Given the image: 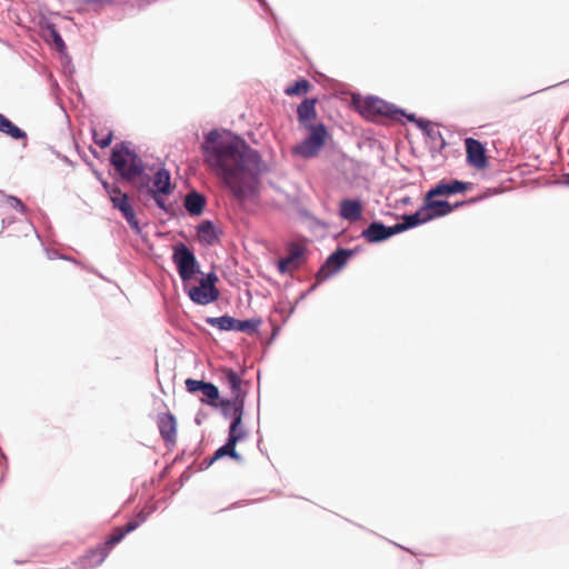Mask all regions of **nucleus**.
<instances>
[{"label":"nucleus","instance_id":"obj_1","mask_svg":"<svg viewBox=\"0 0 569 569\" xmlns=\"http://www.w3.org/2000/svg\"><path fill=\"white\" fill-rule=\"evenodd\" d=\"M204 162L223 180L233 197L240 201L259 192V177L267 171L258 150L239 134L222 139L217 129L210 130L201 143Z\"/></svg>","mask_w":569,"mask_h":569},{"label":"nucleus","instance_id":"obj_2","mask_svg":"<svg viewBox=\"0 0 569 569\" xmlns=\"http://www.w3.org/2000/svg\"><path fill=\"white\" fill-rule=\"evenodd\" d=\"M142 522V509L138 510L136 518L129 520L124 526L117 527L113 532L96 548L86 552L80 559L81 569H93L100 566L110 551L131 531L136 530Z\"/></svg>","mask_w":569,"mask_h":569},{"label":"nucleus","instance_id":"obj_3","mask_svg":"<svg viewBox=\"0 0 569 569\" xmlns=\"http://www.w3.org/2000/svg\"><path fill=\"white\" fill-rule=\"evenodd\" d=\"M131 144L130 141L117 142L110 154L116 177L127 182L142 177V159L130 148Z\"/></svg>","mask_w":569,"mask_h":569},{"label":"nucleus","instance_id":"obj_4","mask_svg":"<svg viewBox=\"0 0 569 569\" xmlns=\"http://www.w3.org/2000/svg\"><path fill=\"white\" fill-rule=\"evenodd\" d=\"M173 189L170 171L166 168H159L151 179L144 173V193L154 200L159 209L171 216L174 214L173 204L168 203L166 197L170 196Z\"/></svg>","mask_w":569,"mask_h":569},{"label":"nucleus","instance_id":"obj_5","mask_svg":"<svg viewBox=\"0 0 569 569\" xmlns=\"http://www.w3.org/2000/svg\"><path fill=\"white\" fill-rule=\"evenodd\" d=\"M357 109L363 117L372 120L376 118H387L391 121L402 122L400 114H406V110L376 96L363 98L357 103Z\"/></svg>","mask_w":569,"mask_h":569},{"label":"nucleus","instance_id":"obj_6","mask_svg":"<svg viewBox=\"0 0 569 569\" xmlns=\"http://www.w3.org/2000/svg\"><path fill=\"white\" fill-rule=\"evenodd\" d=\"M172 261L183 284L202 273L194 252L183 242L173 247Z\"/></svg>","mask_w":569,"mask_h":569},{"label":"nucleus","instance_id":"obj_7","mask_svg":"<svg viewBox=\"0 0 569 569\" xmlns=\"http://www.w3.org/2000/svg\"><path fill=\"white\" fill-rule=\"evenodd\" d=\"M303 128L308 130V134L295 147L293 152L305 159H309L319 153L329 137V132L322 122Z\"/></svg>","mask_w":569,"mask_h":569},{"label":"nucleus","instance_id":"obj_8","mask_svg":"<svg viewBox=\"0 0 569 569\" xmlns=\"http://www.w3.org/2000/svg\"><path fill=\"white\" fill-rule=\"evenodd\" d=\"M351 257L352 252L346 251L345 248L341 247L330 253L315 276L318 280V283L326 281L339 272L347 264Z\"/></svg>","mask_w":569,"mask_h":569},{"label":"nucleus","instance_id":"obj_9","mask_svg":"<svg viewBox=\"0 0 569 569\" xmlns=\"http://www.w3.org/2000/svg\"><path fill=\"white\" fill-rule=\"evenodd\" d=\"M111 202L113 208L121 212L131 229L137 234H142V227L136 216L132 204L130 203L128 194L124 192H118V194L111 196Z\"/></svg>","mask_w":569,"mask_h":569},{"label":"nucleus","instance_id":"obj_10","mask_svg":"<svg viewBox=\"0 0 569 569\" xmlns=\"http://www.w3.org/2000/svg\"><path fill=\"white\" fill-rule=\"evenodd\" d=\"M186 389L190 393L201 392L204 397H207V400L201 399L202 402L217 408L218 407V400L220 398V392L218 387L210 382L204 380H196L188 378L184 381Z\"/></svg>","mask_w":569,"mask_h":569},{"label":"nucleus","instance_id":"obj_11","mask_svg":"<svg viewBox=\"0 0 569 569\" xmlns=\"http://www.w3.org/2000/svg\"><path fill=\"white\" fill-rule=\"evenodd\" d=\"M395 226H386L379 220H373L361 231L362 237L368 243H380L396 236Z\"/></svg>","mask_w":569,"mask_h":569},{"label":"nucleus","instance_id":"obj_12","mask_svg":"<svg viewBox=\"0 0 569 569\" xmlns=\"http://www.w3.org/2000/svg\"><path fill=\"white\" fill-rule=\"evenodd\" d=\"M437 196H429L426 192L421 211H425L429 221L451 213V203L447 200L436 199Z\"/></svg>","mask_w":569,"mask_h":569},{"label":"nucleus","instance_id":"obj_13","mask_svg":"<svg viewBox=\"0 0 569 569\" xmlns=\"http://www.w3.org/2000/svg\"><path fill=\"white\" fill-rule=\"evenodd\" d=\"M471 183L458 179H441L429 189V196H453L469 190Z\"/></svg>","mask_w":569,"mask_h":569},{"label":"nucleus","instance_id":"obj_14","mask_svg":"<svg viewBox=\"0 0 569 569\" xmlns=\"http://www.w3.org/2000/svg\"><path fill=\"white\" fill-rule=\"evenodd\" d=\"M467 162L477 169H483L488 164L485 146L477 139L467 138Z\"/></svg>","mask_w":569,"mask_h":569},{"label":"nucleus","instance_id":"obj_15","mask_svg":"<svg viewBox=\"0 0 569 569\" xmlns=\"http://www.w3.org/2000/svg\"><path fill=\"white\" fill-rule=\"evenodd\" d=\"M157 426L161 438L167 446L173 445L177 438V420L171 412L157 416Z\"/></svg>","mask_w":569,"mask_h":569},{"label":"nucleus","instance_id":"obj_16","mask_svg":"<svg viewBox=\"0 0 569 569\" xmlns=\"http://www.w3.org/2000/svg\"><path fill=\"white\" fill-rule=\"evenodd\" d=\"M363 204L358 198H343L339 203V216L350 222L359 221L362 218Z\"/></svg>","mask_w":569,"mask_h":569},{"label":"nucleus","instance_id":"obj_17","mask_svg":"<svg viewBox=\"0 0 569 569\" xmlns=\"http://www.w3.org/2000/svg\"><path fill=\"white\" fill-rule=\"evenodd\" d=\"M184 291L188 293L190 300L199 306H207L217 301L220 297L218 289H200L188 288V283L183 284Z\"/></svg>","mask_w":569,"mask_h":569},{"label":"nucleus","instance_id":"obj_18","mask_svg":"<svg viewBox=\"0 0 569 569\" xmlns=\"http://www.w3.org/2000/svg\"><path fill=\"white\" fill-rule=\"evenodd\" d=\"M317 98H305L297 107L298 121L301 127L313 124L312 121L317 118Z\"/></svg>","mask_w":569,"mask_h":569},{"label":"nucleus","instance_id":"obj_19","mask_svg":"<svg viewBox=\"0 0 569 569\" xmlns=\"http://www.w3.org/2000/svg\"><path fill=\"white\" fill-rule=\"evenodd\" d=\"M401 219V222L393 224L397 234L429 222L425 211H421V207L416 212L402 214Z\"/></svg>","mask_w":569,"mask_h":569},{"label":"nucleus","instance_id":"obj_20","mask_svg":"<svg viewBox=\"0 0 569 569\" xmlns=\"http://www.w3.org/2000/svg\"><path fill=\"white\" fill-rule=\"evenodd\" d=\"M207 199L204 194L197 190L188 192L183 199V207L190 216L198 217L202 214Z\"/></svg>","mask_w":569,"mask_h":569},{"label":"nucleus","instance_id":"obj_21","mask_svg":"<svg viewBox=\"0 0 569 569\" xmlns=\"http://www.w3.org/2000/svg\"><path fill=\"white\" fill-rule=\"evenodd\" d=\"M0 132L17 141H23L27 144V132L13 123L7 116L0 113Z\"/></svg>","mask_w":569,"mask_h":569},{"label":"nucleus","instance_id":"obj_22","mask_svg":"<svg viewBox=\"0 0 569 569\" xmlns=\"http://www.w3.org/2000/svg\"><path fill=\"white\" fill-rule=\"evenodd\" d=\"M218 407L221 408V413L224 418L237 417L238 411L241 410V417L244 410V400L242 396L233 397L232 399H220L218 400Z\"/></svg>","mask_w":569,"mask_h":569},{"label":"nucleus","instance_id":"obj_23","mask_svg":"<svg viewBox=\"0 0 569 569\" xmlns=\"http://www.w3.org/2000/svg\"><path fill=\"white\" fill-rule=\"evenodd\" d=\"M197 234L202 242L209 246H212L219 238L216 226L208 219L198 224Z\"/></svg>","mask_w":569,"mask_h":569},{"label":"nucleus","instance_id":"obj_24","mask_svg":"<svg viewBox=\"0 0 569 569\" xmlns=\"http://www.w3.org/2000/svg\"><path fill=\"white\" fill-rule=\"evenodd\" d=\"M236 445L231 442V440H226V442L219 447L211 457V462H216L224 457H229L238 462H242V456L236 450Z\"/></svg>","mask_w":569,"mask_h":569},{"label":"nucleus","instance_id":"obj_25","mask_svg":"<svg viewBox=\"0 0 569 569\" xmlns=\"http://www.w3.org/2000/svg\"><path fill=\"white\" fill-rule=\"evenodd\" d=\"M237 411H238L237 417H233V419L230 422L229 430H228V438H227L228 440H231V442L236 446L238 442L242 441L247 436L246 430L241 427V425H242L241 410L239 409Z\"/></svg>","mask_w":569,"mask_h":569},{"label":"nucleus","instance_id":"obj_26","mask_svg":"<svg viewBox=\"0 0 569 569\" xmlns=\"http://www.w3.org/2000/svg\"><path fill=\"white\" fill-rule=\"evenodd\" d=\"M223 375L233 397H238L240 395L246 401L247 392L241 389L242 380L240 376L231 368H224Z\"/></svg>","mask_w":569,"mask_h":569},{"label":"nucleus","instance_id":"obj_27","mask_svg":"<svg viewBox=\"0 0 569 569\" xmlns=\"http://www.w3.org/2000/svg\"><path fill=\"white\" fill-rule=\"evenodd\" d=\"M307 250L303 246L291 243L288 252L282 257L293 269H298L301 260L305 259Z\"/></svg>","mask_w":569,"mask_h":569},{"label":"nucleus","instance_id":"obj_28","mask_svg":"<svg viewBox=\"0 0 569 569\" xmlns=\"http://www.w3.org/2000/svg\"><path fill=\"white\" fill-rule=\"evenodd\" d=\"M206 323L211 327L218 328L221 331H231L234 327V318L228 315L220 317H208Z\"/></svg>","mask_w":569,"mask_h":569},{"label":"nucleus","instance_id":"obj_29","mask_svg":"<svg viewBox=\"0 0 569 569\" xmlns=\"http://www.w3.org/2000/svg\"><path fill=\"white\" fill-rule=\"evenodd\" d=\"M261 318H250L244 320H239L234 318L233 330L251 335L258 331V328L261 325Z\"/></svg>","mask_w":569,"mask_h":569},{"label":"nucleus","instance_id":"obj_30","mask_svg":"<svg viewBox=\"0 0 569 569\" xmlns=\"http://www.w3.org/2000/svg\"><path fill=\"white\" fill-rule=\"evenodd\" d=\"M310 89V82L305 78H299L292 84L284 89L287 96H302Z\"/></svg>","mask_w":569,"mask_h":569},{"label":"nucleus","instance_id":"obj_31","mask_svg":"<svg viewBox=\"0 0 569 569\" xmlns=\"http://www.w3.org/2000/svg\"><path fill=\"white\" fill-rule=\"evenodd\" d=\"M423 136L428 139L431 149L442 150L447 146L442 133L432 127Z\"/></svg>","mask_w":569,"mask_h":569},{"label":"nucleus","instance_id":"obj_32","mask_svg":"<svg viewBox=\"0 0 569 569\" xmlns=\"http://www.w3.org/2000/svg\"><path fill=\"white\" fill-rule=\"evenodd\" d=\"M93 142L101 149L108 148L111 146L113 140V131L109 129L107 133L99 136L98 129L96 127L91 128Z\"/></svg>","mask_w":569,"mask_h":569},{"label":"nucleus","instance_id":"obj_33","mask_svg":"<svg viewBox=\"0 0 569 569\" xmlns=\"http://www.w3.org/2000/svg\"><path fill=\"white\" fill-rule=\"evenodd\" d=\"M406 118L408 122L415 123L425 134L432 126L431 121L426 118H419L415 113L400 114L401 118Z\"/></svg>","mask_w":569,"mask_h":569},{"label":"nucleus","instance_id":"obj_34","mask_svg":"<svg viewBox=\"0 0 569 569\" xmlns=\"http://www.w3.org/2000/svg\"><path fill=\"white\" fill-rule=\"evenodd\" d=\"M46 38L47 41H50L54 46L58 52H63L67 49V46L58 29L52 30V32L50 34H47Z\"/></svg>","mask_w":569,"mask_h":569},{"label":"nucleus","instance_id":"obj_35","mask_svg":"<svg viewBox=\"0 0 569 569\" xmlns=\"http://www.w3.org/2000/svg\"><path fill=\"white\" fill-rule=\"evenodd\" d=\"M7 202L10 207L21 212L22 214H26L28 212L27 206L16 196H8Z\"/></svg>","mask_w":569,"mask_h":569},{"label":"nucleus","instance_id":"obj_36","mask_svg":"<svg viewBox=\"0 0 569 569\" xmlns=\"http://www.w3.org/2000/svg\"><path fill=\"white\" fill-rule=\"evenodd\" d=\"M39 26H40L42 32L44 33V37L47 34H50L52 32V30H57L56 24L50 19H48L46 17H42L40 19Z\"/></svg>","mask_w":569,"mask_h":569},{"label":"nucleus","instance_id":"obj_37","mask_svg":"<svg viewBox=\"0 0 569 569\" xmlns=\"http://www.w3.org/2000/svg\"><path fill=\"white\" fill-rule=\"evenodd\" d=\"M96 176L98 177V179L100 180L103 189L109 193V196H114V194H118V192H122L118 187L109 183L108 181L103 180L99 172L98 171H94Z\"/></svg>","mask_w":569,"mask_h":569},{"label":"nucleus","instance_id":"obj_38","mask_svg":"<svg viewBox=\"0 0 569 569\" xmlns=\"http://www.w3.org/2000/svg\"><path fill=\"white\" fill-rule=\"evenodd\" d=\"M202 278H203V280H204L206 282H208V283H209V286H210V288H211V289H213V290H214V289H218V288L216 287V283L218 282L219 278H218V276L216 274V272H214V271H210V272H208V273H207L206 276H203Z\"/></svg>","mask_w":569,"mask_h":569},{"label":"nucleus","instance_id":"obj_39","mask_svg":"<svg viewBox=\"0 0 569 569\" xmlns=\"http://www.w3.org/2000/svg\"><path fill=\"white\" fill-rule=\"evenodd\" d=\"M292 268L283 258H280L277 262V269L281 274H286Z\"/></svg>","mask_w":569,"mask_h":569},{"label":"nucleus","instance_id":"obj_40","mask_svg":"<svg viewBox=\"0 0 569 569\" xmlns=\"http://www.w3.org/2000/svg\"><path fill=\"white\" fill-rule=\"evenodd\" d=\"M481 199H478V198H470V199H468L466 201H458V202L451 204V212L455 211L456 209L467 204V203H476V202H478Z\"/></svg>","mask_w":569,"mask_h":569},{"label":"nucleus","instance_id":"obj_41","mask_svg":"<svg viewBox=\"0 0 569 569\" xmlns=\"http://www.w3.org/2000/svg\"><path fill=\"white\" fill-rule=\"evenodd\" d=\"M320 283H318V280L316 279V282L306 291L301 292L298 301L303 300L309 293H311Z\"/></svg>","mask_w":569,"mask_h":569},{"label":"nucleus","instance_id":"obj_42","mask_svg":"<svg viewBox=\"0 0 569 569\" xmlns=\"http://www.w3.org/2000/svg\"><path fill=\"white\" fill-rule=\"evenodd\" d=\"M16 221V217L13 216H9V217H6L2 219V227L3 228H8L9 226H11L13 222Z\"/></svg>","mask_w":569,"mask_h":569},{"label":"nucleus","instance_id":"obj_43","mask_svg":"<svg viewBox=\"0 0 569 569\" xmlns=\"http://www.w3.org/2000/svg\"><path fill=\"white\" fill-rule=\"evenodd\" d=\"M188 288L211 289V288H210V286H209V283H208V282H206V281L203 280V278H201V279L199 280V284H198V286H189V284H188Z\"/></svg>","mask_w":569,"mask_h":569},{"label":"nucleus","instance_id":"obj_44","mask_svg":"<svg viewBox=\"0 0 569 569\" xmlns=\"http://www.w3.org/2000/svg\"><path fill=\"white\" fill-rule=\"evenodd\" d=\"M0 467H4L6 469L8 468L7 456H6V453L2 451V449H1V448H0Z\"/></svg>","mask_w":569,"mask_h":569},{"label":"nucleus","instance_id":"obj_45","mask_svg":"<svg viewBox=\"0 0 569 569\" xmlns=\"http://www.w3.org/2000/svg\"><path fill=\"white\" fill-rule=\"evenodd\" d=\"M263 10H270L269 4L266 0H257Z\"/></svg>","mask_w":569,"mask_h":569},{"label":"nucleus","instance_id":"obj_46","mask_svg":"<svg viewBox=\"0 0 569 569\" xmlns=\"http://www.w3.org/2000/svg\"><path fill=\"white\" fill-rule=\"evenodd\" d=\"M214 462H211V457L207 460H203L202 465L203 467L207 469L209 468L211 465H213Z\"/></svg>","mask_w":569,"mask_h":569},{"label":"nucleus","instance_id":"obj_47","mask_svg":"<svg viewBox=\"0 0 569 569\" xmlns=\"http://www.w3.org/2000/svg\"><path fill=\"white\" fill-rule=\"evenodd\" d=\"M345 250L346 251H351L352 252V257L360 251L359 247L351 248V249L345 248Z\"/></svg>","mask_w":569,"mask_h":569},{"label":"nucleus","instance_id":"obj_48","mask_svg":"<svg viewBox=\"0 0 569 569\" xmlns=\"http://www.w3.org/2000/svg\"><path fill=\"white\" fill-rule=\"evenodd\" d=\"M410 201H411V198H410V197H408V196H407V197H403V198L400 200V202H401L402 204H409V203H410Z\"/></svg>","mask_w":569,"mask_h":569},{"label":"nucleus","instance_id":"obj_49","mask_svg":"<svg viewBox=\"0 0 569 569\" xmlns=\"http://www.w3.org/2000/svg\"><path fill=\"white\" fill-rule=\"evenodd\" d=\"M563 183L569 186V172L563 176Z\"/></svg>","mask_w":569,"mask_h":569},{"label":"nucleus","instance_id":"obj_50","mask_svg":"<svg viewBox=\"0 0 569 569\" xmlns=\"http://www.w3.org/2000/svg\"><path fill=\"white\" fill-rule=\"evenodd\" d=\"M61 159H62V161H64L66 163H68V164H72L71 160H70L68 157L63 156V157H61Z\"/></svg>","mask_w":569,"mask_h":569},{"label":"nucleus","instance_id":"obj_51","mask_svg":"<svg viewBox=\"0 0 569 569\" xmlns=\"http://www.w3.org/2000/svg\"><path fill=\"white\" fill-rule=\"evenodd\" d=\"M90 151H91V153H92L94 157H97V151H96V149H93V148H92V146H91V144H90Z\"/></svg>","mask_w":569,"mask_h":569},{"label":"nucleus","instance_id":"obj_52","mask_svg":"<svg viewBox=\"0 0 569 569\" xmlns=\"http://www.w3.org/2000/svg\"><path fill=\"white\" fill-rule=\"evenodd\" d=\"M143 517L146 518L147 517V506L144 505V513H143Z\"/></svg>","mask_w":569,"mask_h":569},{"label":"nucleus","instance_id":"obj_53","mask_svg":"<svg viewBox=\"0 0 569 569\" xmlns=\"http://www.w3.org/2000/svg\"><path fill=\"white\" fill-rule=\"evenodd\" d=\"M61 259L71 260L70 258H67L64 256H60Z\"/></svg>","mask_w":569,"mask_h":569},{"label":"nucleus","instance_id":"obj_54","mask_svg":"<svg viewBox=\"0 0 569 569\" xmlns=\"http://www.w3.org/2000/svg\"><path fill=\"white\" fill-rule=\"evenodd\" d=\"M295 311V307H291L289 315H291Z\"/></svg>","mask_w":569,"mask_h":569}]
</instances>
